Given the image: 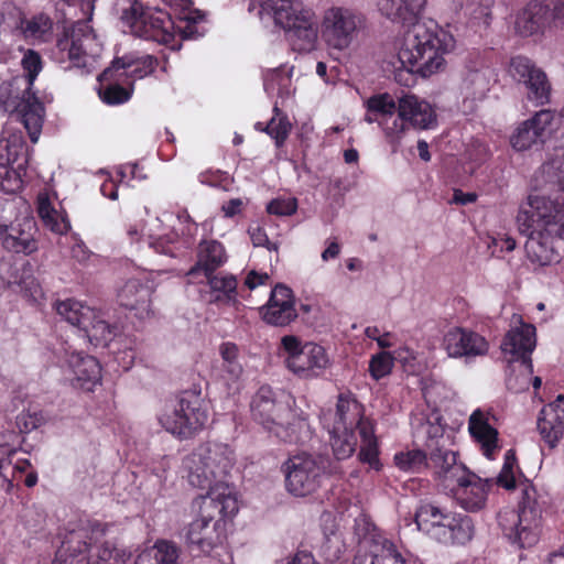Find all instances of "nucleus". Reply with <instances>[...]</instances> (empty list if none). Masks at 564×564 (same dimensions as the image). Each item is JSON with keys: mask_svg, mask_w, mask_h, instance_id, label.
<instances>
[{"mask_svg": "<svg viewBox=\"0 0 564 564\" xmlns=\"http://www.w3.org/2000/svg\"><path fill=\"white\" fill-rule=\"evenodd\" d=\"M538 430L545 443L554 448L564 434V395L544 406L538 420Z\"/></svg>", "mask_w": 564, "mask_h": 564, "instance_id": "25", "label": "nucleus"}, {"mask_svg": "<svg viewBox=\"0 0 564 564\" xmlns=\"http://www.w3.org/2000/svg\"><path fill=\"white\" fill-rule=\"evenodd\" d=\"M261 7L286 31L294 50L308 52L314 47L318 29L313 10L300 0H262Z\"/></svg>", "mask_w": 564, "mask_h": 564, "instance_id": "7", "label": "nucleus"}, {"mask_svg": "<svg viewBox=\"0 0 564 564\" xmlns=\"http://www.w3.org/2000/svg\"><path fill=\"white\" fill-rule=\"evenodd\" d=\"M508 73L527 89V98L535 106H544L551 100L552 86L545 72L527 56L518 55L510 59Z\"/></svg>", "mask_w": 564, "mask_h": 564, "instance_id": "15", "label": "nucleus"}, {"mask_svg": "<svg viewBox=\"0 0 564 564\" xmlns=\"http://www.w3.org/2000/svg\"><path fill=\"white\" fill-rule=\"evenodd\" d=\"M267 280H269V275L267 273L260 274L256 271H250L245 280V284L248 289L253 290L257 286L264 284Z\"/></svg>", "mask_w": 564, "mask_h": 564, "instance_id": "63", "label": "nucleus"}, {"mask_svg": "<svg viewBox=\"0 0 564 564\" xmlns=\"http://www.w3.org/2000/svg\"><path fill=\"white\" fill-rule=\"evenodd\" d=\"M37 213L44 226L55 234H66L70 228L68 219L51 205L46 196L39 197Z\"/></svg>", "mask_w": 564, "mask_h": 564, "instance_id": "39", "label": "nucleus"}, {"mask_svg": "<svg viewBox=\"0 0 564 564\" xmlns=\"http://www.w3.org/2000/svg\"><path fill=\"white\" fill-rule=\"evenodd\" d=\"M326 458L307 453L290 457L282 465L288 491L297 497L315 492L326 473Z\"/></svg>", "mask_w": 564, "mask_h": 564, "instance_id": "13", "label": "nucleus"}, {"mask_svg": "<svg viewBox=\"0 0 564 564\" xmlns=\"http://www.w3.org/2000/svg\"><path fill=\"white\" fill-rule=\"evenodd\" d=\"M235 465V453L226 444L205 443L183 459L185 477L192 487L207 490L203 497L238 500L228 481Z\"/></svg>", "mask_w": 564, "mask_h": 564, "instance_id": "2", "label": "nucleus"}, {"mask_svg": "<svg viewBox=\"0 0 564 564\" xmlns=\"http://www.w3.org/2000/svg\"><path fill=\"white\" fill-rule=\"evenodd\" d=\"M119 552L108 542L101 544L96 549L94 554H90L87 564H118Z\"/></svg>", "mask_w": 564, "mask_h": 564, "instance_id": "57", "label": "nucleus"}, {"mask_svg": "<svg viewBox=\"0 0 564 564\" xmlns=\"http://www.w3.org/2000/svg\"><path fill=\"white\" fill-rule=\"evenodd\" d=\"M535 328L530 324H521L511 328L501 341V352L508 366L517 362L532 361L531 354L535 348Z\"/></svg>", "mask_w": 564, "mask_h": 564, "instance_id": "20", "label": "nucleus"}, {"mask_svg": "<svg viewBox=\"0 0 564 564\" xmlns=\"http://www.w3.org/2000/svg\"><path fill=\"white\" fill-rule=\"evenodd\" d=\"M395 466L406 473H422L430 469L429 454L421 449L400 452L394 456Z\"/></svg>", "mask_w": 564, "mask_h": 564, "instance_id": "42", "label": "nucleus"}, {"mask_svg": "<svg viewBox=\"0 0 564 564\" xmlns=\"http://www.w3.org/2000/svg\"><path fill=\"white\" fill-rule=\"evenodd\" d=\"M488 74V68L470 70L465 78V84L474 90L475 95L482 94L489 85Z\"/></svg>", "mask_w": 564, "mask_h": 564, "instance_id": "61", "label": "nucleus"}, {"mask_svg": "<svg viewBox=\"0 0 564 564\" xmlns=\"http://www.w3.org/2000/svg\"><path fill=\"white\" fill-rule=\"evenodd\" d=\"M516 465V456L512 451H508L506 453L505 457V464L499 473L497 482L506 488V489H512L516 486L514 475H513V467Z\"/></svg>", "mask_w": 564, "mask_h": 564, "instance_id": "58", "label": "nucleus"}, {"mask_svg": "<svg viewBox=\"0 0 564 564\" xmlns=\"http://www.w3.org/2000/svg\"><path fill=\"white\" fill-rule=\"evenodd\" d=\"M210 289L214 292L221 293L217 295L215 301H226L227 303H235L237 295V280L234 275H215L210 273L205 275Z\"/></svg>", "mask_w": 564, "mask_h": 564, "instance_id": "44", "label": "nucleus"}, {"mask_svg": "<svg viewBox=\"0 0 564 564\" xmlns=\"http://www.w3.org/2000/svg\"><path fill=\"white\" fill-rule=\"evenodd\" d=\"M553 18L549 6L543 2H530L517 17L516 31L522 36L542 33Z\"/></svg>", "mask_w": 564, "mask_h": 564, "instance_id": "26", "label": "nucleus"}, {"mask_svg": "<svg viewBox=\"0 0 564 564\" xmlns=\"http://www.w3.org/2000/svg\"><path fill=\"white\" fill-rule=\"evenodd\" d=\"M517 225L519 231L528 235L524 248L528 259L544 267L560 261L553 238L564 239V210L542 196H530L521 205Z\"/></svg>", "mask_w": 564, "mask_h": 564, "instance_id": "1", "label": "nucleus"}, {"mask_svg": "<svg viewBox=\"0 0 564 564\" xmlns=\"http://www.w3.org/2000/svg\"><path fill=\"white\" fill-rule=\"evenodd\" d=\"M118 6L120 19L131 34L165 45L174 41V24L167 13L150 8L143 10L138 0H119Z\"/></svg>", "mask_w": 564, "mask_h": 564, "instance_id": "10", "label": "nucleus"}, {"mask_svg": "<svg viewBox=\"0 0 564 564\" xmlns=\"http://www.w3.org/2000/svg\"><path fill=\"white\" fill-rule=\"evenodd\" d=\"M538 177L545 185L556 187L557 191L564 192V167L563 162L554 159L543 164L539 171Z\"/></svg>", "mask_w": 564, "mask_h": 564, "instance_id": "47", "label": "nucleus"}, {"mask_svg": "<svg viewBox=\"0 0 564 564\" xmlns=\"http://www.w3.org/2000/svg\"><path fill=\"white\" fill-rule=\"evenodd\" d=\"M226 259L225 249L220 242L216 240L203 241L199 243L198 261L187 274L194 275L202 270L205 275H209L223 265Z\"/></svg>", "mask_w": 564, "mask_h": 564, "instance_id": "34", "label": "nucleus"}, {"mask_svg": "<svg viewBox=\"0 0 564 564\" xmlns=\"http://www.w3.org/2000/svg\"><path fill=\"white\" fill-rule=\"evenodd\" d=\"M281 345L288 368L301 377L318 376L328 365L325 349L317 344H302L299 337L286 335L282 337Z\"/></svg>", "mask_w": 564, "mask_h": 564, "instance_id": "14", "label": "nucleus"}, {"mask_svg": "<svg viewBox=\"0 0 564 564\" xmlns=\"http://www.w3.org/2000/svg\"><path fill=\"white\" fill-rule=\"evenodd\" d=\"M91 546V532L86 527H78L65 533L62 544L56 552L53 564H73L74 561L85 554Z\"/></svg>", "mask_w": 564, "mask_h": 564, "instance_id": "28", "label": "nucleus"}, {"mask_svg": "<svg viewBox=\"0 0 564 564\" xmlns=\"http://www.w3.org/2000/svg\"><path fill=\"white\" fill-rule=\"evenodd\" d=\"M425 0H379L381 14L395 23L406 24L416 20Z\"/></svg>", "mask_w": 564, "mask_h": 564, "instance_id": "30", "label": "nucleus"}, {"mask_svg": "<svg viewBox=\"0 0 564 564\" xmlns=\"http://www.w3.org/2000/svg\"><path fill=\"white\" fill-rule=\"evenodd\" d=\"M24 141L21 135L12 134L0 140V165L13 164L23 150Z\"/></svg>", "mask_w": 564, "mask_h": 564, "instance_id": "50", "label": "nucleus"}, {"mask_svg": "<svg viewBox=\"0 0 564 564\" xmlns=\"http://www.w3.org/2000/svg\"><path fill=\"white\" fill-rule=\"evenodd\" d=\"M429 465L444 489L452 488L455 481L469 471L464 464L457 463V454L444 446H436L429 453Z\"/></svg>", "mask_w": 564, "mask_h": 564, "instance_id": "23", "label": "nucleus"}, {"mask_svg": "<svg viewBox=\"0 0 564 564\" xmlns=\"http://www.w3.org/2000/svg\"><path fill=\"white\" fill-rule=\"evenodd\" d=\"M451 512H444L432 503H424L415 512L417 529L442 543L446 539Z\"/></svg>", "mask_w": 564, "mask_h": 564, "instance_id": "27", "label": "nucleus"}, {"mask_svg": "<svg viewBox=\"0 0 564 564\" xmlns=\"http://www.w3.org/2000/svg\"><path fill=\"white\" fill-rule=\"evenodd\" d=\"M447 490L453 494L455 500L463 509L476 512L486 506L489 482L469 470Z\"/></svg>", "mask_w": 564, "mask_h": 564, "instance_id": "21", "label": "nucleus"}, {"mask_svg": "<svg viewBox=\"0 0 564 564\" xmlns=\"http://www.w3.org/2000/svg\"><path fill=\"white\" fill-rule=\"evenodd\" d=\"M356 427L361 438L359 459L369 464L372 468L379 469L378 459V442L375 436L373 424L361 416V409L358 402L348 397L340 394L338 397L335 424L333 429H354Z\"/></svg>", "mask_w": 564, "mask_h": 564, "instance_id": "12", "label": "nucleus"}, {"mask_svg": "<svg viewBox=\"0 0 564 564\" xmlns=\"http://www.w3.org/2000/svg\"><path fill=\"white\" fill-rule=\"evenodd\" d=\"M68 367L73 373L72 381L78 387L96 383L100 379V366L96 358L88 355L72 354Z\"/></svg>", "mask_w": 564, "mask_h": 564, "instance_id": "33", "label": "nucleus"}, {"mask_svg": "<svg viewBox=\"0 0 564 564\" xmlns=\"http://www.w3.org/2000/svg\"><path fill=\"white\" fill-rule=\"evenodd\" d=\"M252 420L284 443H303L311 437L306 419L297 415L288 400L270 386H261L250 402Z\"/></svg>", "mask_w": 564, "mask_h": 564, "instance_id": "3", "label": "nucleus"}, {"mask_svg": "<svg viewBox=\"0 0 564 564\" xmlns=\"http://www.w3.org/2000/svg\"><path fill=\"white\" fill-rule=\"evenodd\" d=\"M156 65V59L151 55H145L142 57H134L133 55H124L120 58H117L112 62L111 67L104 70V77H109L112 75L113 70L118 69H127L128 75L133 78H143L144 76L153 73Z\"/></svg>", "mask_w": 564, "mask_h": 564, "instance_id": "35", "label": "nucleus"}, {"mask_svg": "<svg viewBox=\"0 0 564 564\" xmlns=\"http://www.w3.org/2000/svg\"><path fill=\"white\" fill-rule=\"evenodd\" d=\"M82 330L85 332L89 341L95 345H107L116 334L115 327L102 317L101 312L96 310H94V318L87 325H83Z\"/></svg>", "mask_w": 564, "mask_h": 564, "instance_id": "40", "label": "nucleus"}, {"mask_svg": "<svg viewBox=\"0 0 564 564\" xmlns=\"http://www.w3.org/2000/svg\"><path fill=\"white\" fill-rule=\"evenodd\" d=\"M468 425L471 436L480 444L484 454L491 458L494 451L497 448V430L489 424L488 417L480 410L471 413Z\"/></svg>", "mask_w": 564, "mask_h": 564, "instance_id": "31", "label": "nucleus"}, {"mask_svg": "<svg viewBox=\"0 0 564 564\" xmlns=\"http://www.w3.org/2000/svg\"><path fill=\"white\" fill-rule=\"evenodd\" d=\"M542 509L536 490L525 485L521 491L519 509L506 508L498 513V525L503 535L520 549L531 547L540 536Z\"/></svg>", "mask_w": 564, "mask_h": 564, "instance_id": "6", "label": "nucleus"}, {"mask_svg": "<svg viewBox=\"0 0 564 564\" xmlns=\"http://www.w3.org/2000/svg\"><path fill=\"white\" fill-rule=\"evenodd\" d=\"M204 19V14L200 11L188 12L184 14L177 26H174L173 32H177L183 40L197 39L204 34L197 26V23Z\"/></svg>", "mask_w": 564, "mask_h": 564, "instance_id": "51", "label": "nucleus"}, {"mask_svg": "<svg viewBox=\"0 0 564 564\" xmlns=\"http://www.w3.org/2000/svg\"><path fill=\"white\" fill-rule=\"evenodd\" d=\"M219 350L225 372L231 380H238L243 372L242 365L238 360V347L232 343H225Z\"/></svg>", "mask_w": 564, "mask_h": 564, "instance_id": "49", "label": "nucleus"}, {"mask_svg": "<svg viewBox=\"0 0 564 564\" xmlns=\"http://www.w3.org/2000/svg\"><path fill=\"white\" fill-rule=\"evenodd\" d=\"M405 31L398 56L401 64L411 72L427 77L444 65L443 54L447 50L445 37L433 21H413Z\"/></svg>", "mask_w": 564, "mask_h": 564, "instance_id": "4", "label": "nucleus"}, {"mask_svg": "<svg viewBox=\"0 0 564 564\" xmlns=\"http://www.w3.org/2000/svg\"><path fill=\"white\" fill-rule=\"evenodd\" d=\"M555 113L550 109L538 111L522 122L511 137V144L518 151H524L539 142L543 143L554 129Z\"/></svg>", "mask_w": 564, "mask_h": 564, "instance_id": "18", "label": "nucleus"}, {"mask_svg": "<svg viewBox=\"0 0 564 564\" xmlns=\"http://www.w3.org/2000/svg\"><path fill=\"white\" fill-rule=\"evenodd\" d=\"M39 236L35 219L24 215L0 234V240L7 251L30 256L39 250Z\"/></svg>", "mask_w": 564, "mask_h": 564, "instance_id": "17", "label": "nucleus"}, {"mask_svg": "<svg viewBox=\"0 0 564 564\" xmlns=\"http://www.w3.org/2000/svg\"><path fill=\"white\" fill-rule=\"evenodd\" d=\"M442 345L452 358H476L489 350V343L484 336L463 327L451 328L444 335Z\"/></svg>", "mask_w": 564, "mask_h": 564, "instance_id": "16", "label": "nucleus"}, {"mask_svg": "<svg viewBox=\"0 0 564 564\" xmlns=\"http://www.w3.org/2000/svg\"><path fill=\"white\" fill-rule=\"evenodd\" d=\"M263 321L272 326H286L297 317L293 292L284 284H276L268 303L261 307Z\"/></svg>", "mask_w": 564, "mask_h": 564, "instance_id": "19", "label": "nucleus"}, {"mask_svg": "<svg viewBox=\"0 0 564 564\" xmlns=\"http://www.w3.org/2000/svg\"><path fill=\"white\" fill-rule=\"evenodd\" d=\"M264 89L268 94L278 93L284 95V88L290 84V78L280 69H271L264 75Z\"/></svg>", "mask_w": 564, "mask_h": 564, "instance_id": "56", "label": "nucleus"}, {"mask_svg": "<svg viewBox=\"0 0 564 564\" xmlns=\"http://www.w3.org/2000/svg\"><path fill=\"white\" fill-rule=\"evenodd\" d=\"M178 555L175 543L159 540L153 546L141 552L134 564H176Z\"/></svg>", "mask_w": 564, "mask_h": 564, "instance_id": "36", "label": "nucleus"}, {"mask_svg": "<svg viewBox=\"0 0 564 564\" xmlns=\"http://www.w3.org/2000/svg\"><path fill=\"white\" fill-rule=\"evenodd\" d=\"M197 506L196 518L188 524L186 541L204 553L210 552L225 538L226 521L239 510L238 500L198 497L193 502Z\"/></svg>", "mask_w": 564, "mask_h": 564, "instance_id": "5", "label": "nucleus"}, {"mask_svg": "<svg viewBox=\"0 0 564 564\" xmlns=\"http://www.w3.org/2000/svg\"><path fill=\"white\" fill-rule=\"evenodd\" d=\"M368 112L378 113L380 118L393 115L398 110V101L388 93L373 95L366 101Z\"/></svg>", "mask_w": 564, "mask_h": 564, "instance_id": "52", "label": "nucleus"}, {"mask_svg": "<svg viewBox=\"0 0 564 564\" xmlns=\"http://www.w3.org/2000/svg\"><path fill=\"white\" fill-rule=\"evenodd\" d=\"M55 308L62 318L80 329L94 318V308L76 300L67 299L56 302Z\"/></svg>", "mask_w": 564, "mask_h": 564, "instance_id": "37", "label": "nucleus"}, {"mask_svg": "<svg viewBox=\"0 0 564 564\" xmlns=\"http://www.w3.org/2000/svg\"><path fill=\"white\" fill-rule=\"evenodd\" d=\"M274 112L275 116L265 124L263 132L275 140L276 147H281L291 131V123L286 116L280 112L278 106H274Z\"/></svg>", "mask_w": 564, "mask_h": 564, "instance_id": "48", "label": "nucleus"}, {"mask_svg": "<svg viewBox=\"0 0 564 564\" xmlns=\"http://www.w3.org/2000/svg\"><path fill=\"white\" fill-rule=\"evenodd\" d=\"M96 36L88 21H77L70 31V44L68 47L69 59L79 63L80 59L93 54Z\"/></svg>", "mask_w": 564, "mask_h": 564, "instance_id": "32", "label": "nucleus"}, {"mask_svg": "<svg viewBox=\"0 0 564 564\" xmlns=\"http://www.w3.org/2000/svg\"><path fill=\"white\" fill-rule=\"evenodd\" d=\"M365 22V15L358 10L333 4L322 13L321 37L330 51L345 52L357 41Z\"/></svg>", "mask_w": 564, "mask_h": 564, "instance_id": "8", "label": "nucleus"}, {"mask_svg": "<svg viewBox=\"0 0 564 564\" xmlns=\"http://www.w3.org/2000/svg\"><path fill=\"white\" fill-rule=\"evenodd\" d=\"M53 22L48 15L39 13L30 20L22 22V30L26 37L45 41L51 34Z\"/></svg>", "mask_w": 564, "mask_h": 564, "instance_id": "46", "label": "nucleus"}, {"mask_svg": "<svg viewBox=\"0 0 564 564\" xmlns=\"http://www.w3.org/2000/svg\"><path fill=\"white\" fill-rule=\"evenodd\" d=\"M242 200L240 198H232L223 205L221 209L226 217H232L240 213Z\"/></svg>", "mask_w": 564, "mask_h": 564, "instance_id": "64", "label": "nucleus"}, {"mask_svg": "<svg viewBox=\"0 0 564 564\" xmlns=\"http://www.w3.org/2000/svg\"><path fill=\"white\" fill-rule=\"evenodd\" d=\"M447 522L446 539L442 540V543L465 544L473 539L475 525L470 517L451 512Z\"/></svg>", "mask_w": 564, "mask_h": 564, "instance_id": "38", "label": "nucleus"}, {"mask_svg": "<svg viewBox=\"0 0 564 564\" xmlns=\"http://www.w3.org/2000/svg\"><path fill=\"white\" fill-rule=\"evenodd\" d=\"M151 288L139 280H129L118 292L121 306L139 312L140 317L150 315Z\"/></svg>", "mask_w": 564, "mask_h": 564, "instance_id": "29", "label": "nucleus"}, {"mask_svg": "<svg viewBox=\"0 0 564 564\" xmlns=\"http://www.w3.org/2000/svg\"><path fill=\"white\" fill-rule=\"evenodd\" d=\"M364 543L368 553H358L352 564H406L404 553L380 533H369L365 536Z\"/></svg>", "mask_w": 564, "mask_h": 564, "instance_id": "22", "label": "nucleus"}, {"mask_svg": "<svg viewBox=\"0 0 564 564\" xmlns=\"http://www.w3.org/2000/svg\"><path fill=\"white\" fill-rule=\"evenodd\" d=\"M20 199L10 198L0 200V234L6 231L9 226H13L23 215H19Z\"/></svg>", "mask_w": 564, "mask_h": 564, "instance_id": "55", "label": "nucleus"}, {"mask_svg": "<svg viewBox=\"0 0 564 564\" xmlns=\"http://www.w3.org/2000/svg\"><path fill=\"white\" fill-rule=\"evenodd\" d=\"M101 99L108 105H119L130 98V91L120 85H108L99 93Z\"/></svg>", "mask_w": 564, "mask_h": 564, "instance_id": "60", "label": "nucleus"}, {"mask_svg": "<svg viewBox=\"0 0 564 564\" xmlns=\"http://www.w3.org/2000/svg\"><path fill=\"white\" fill-rule=\"evenodd\" d=\"M249 235L254 247H267L268 250L278 251V245L269 241L265 231L261 227L249 228Z\"/></svg>", "mask_w": 564, "mask_h": 564, "instance_id": "62", "label": "nucleus"}, {"mask_svg": "<svg viewBox=\"0 0 564 564\" xmlns=\"http://www.w3.org/2000/svg\"><path fill=\"white\" fill-rule=\"evenodd\" d=\"M22 67L25 72L28 87L23 97L11 111V117L20 121L26 129L33 143L39 140L44 120V107L39 98L31 91V87L42 69V59L39 53L28 50L22 58Z\"/></svg>", "mask_w": 564, "mask_h": 564, "instance_id": "11", "label": "nucleus"}, {"mask_svg": "<svg viewBox=\"0 0 564 564\" xmlns=\"http://www.w3.org/2000/svg\"><path fill=\"white\" fill-rule=\"evenodd\" d=\"M510 373L507 377V387L514 393L527 391L530 387L533 373L532 361L517 362L509 366Z\"/></svg>", "mask_w": 564, "mask_h": 564, "instance_id": "43", "label": "nucleus"}, {"mask_svg": "<svg viewBox=\"0 0 564 564\" xmlns=\"http://www.w3.org/2000/svg\"><path fill=\"white\" fill-rule=\"evenodd\" d=\"M417 435L426 436L425 447L429 453L433 452L436 446H444L443 427L431 421L421 422L416 429Z\"/></svg>", "mask_w": 564, "mask_h": 564, "instance_id": "54", "label": "nucleus"}, {"mask_svg": "<svg viewBox=\"0 0 564 564\" xmlns=\"http://www.w3.org/2000/svg\"><path fill=\"white\" fill-rule=\"evenodd\" d=\"M208 420L200 394L186 390L166 404L159 416L160 424L180 438H189L203 429Z\"/></svg>", "mask_w": 564, "mask_h": 564, "instance_id": "9", "label": "nucleus"}, {"mask_svg": "<svg viewBox=\"0 0 564 564\" xmlns=\"http://www.w3.org/2000/svg\"><path fill=\"white\" fill-rule=\"evenodd\" d=\"M380 127L382 128L387 142L390 143L392 150L395 151L405 134L408 127L406 121L400 116V112H398V116L393 113L386 118H380Z\"/></svg>", "mask_w": 564, "mask_h": 564, "instance_id": "45", "label": "nucleus"}, {"mask_svg": "<svg viewBox=\"0 0 564 564\" xmlns=\"http://www.w3.org/2000/svg\"><path fill=\"white\" fill-rule=\"evenodd\" d=\"M394 366V358L389 351H381L373 355L369 361V373L375 380L389 376Z\"/></svg>", "mask_w": 564, "mask_h": 564, "instance_id": "53", "label": "nucleus"}, {"mask_svg": "<svg viewBox=\"0 0 564 564\" xmlns=\"http://www.w3.org/2000/svg\"><path fill=\"white\" fill-rule=\"evenodd\" d=\"M296 209L297 200L294 197L275 198L267 206L268 213L276 216H291L296 212Z\"/></svg>", "mask_w": 564, "mask_h": 564, "instance_id": "59", "label": "nucleus"}, {"mask_svg": "<svg viewBox=\"0 0 564 564\" xmlns=\"http://www.w3.org/2000/svg\"><path fill=\"white\" fill-rule=\"evenodd\" d=\"M398 112L414 129H432L436 124V113L432 106L415 95L405 94L400 97Z\"/></svg>", "mask_w": 564, "mask_h": 564, "instance_id": "24", "label": "nucleus"}, {"mask_svg": "<svg viewBox=\"0 0 564 564\" xmlns=\"http://www.w3.org/2000/svg\"><path fill=\"white\" fill-rule=\"evenodd\" d=\"M330 446L336 459L349 458L357 447V438L352 429H333L330 431Z\"/></svg>", "mask_w": 564, "mask_h": 564, "instance_id": "41", "label": "nucleus"}]
</instances>
